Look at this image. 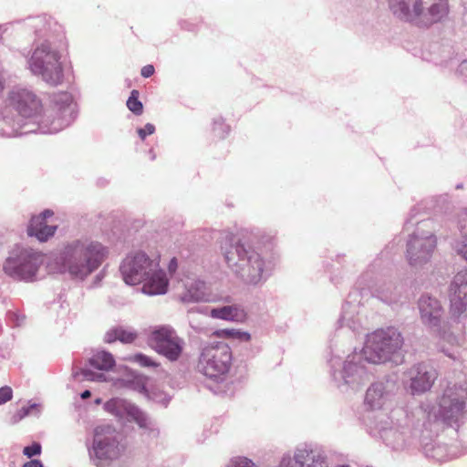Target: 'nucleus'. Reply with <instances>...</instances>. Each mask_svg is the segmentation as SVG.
<instances>
[{"mask_svg": "<svg viewBox=\"0 0 467 467\" xmlns=\"http://www.w3.org/2000/svg\"><path fill=\"white\" fill-rule=\"evenodd\" d=\"M368 427L393 450L417 444L418 431L410 427V420L402 410H392L390 416L383 412L376 413Z\"/></svg>", "mask_w": 467, "mask_h": 467, "instance_id": "423d86ee", "label": "nucleus"}, {"mask_svg": "<svg viewBox=\"0 0 467 467\" xmlns=\"http://www.w3.org/2000/svg\"><path fill=\"white\" fill-rule=\"evenodd\" d=\"M43 263L44 255L41 253L16 246L5 260L3 271L15 280L33 282L36 280Z\"/></svg>", "mask_w": 467, "mask_h": 467, "instance_id": "f8f14e48", "label": "nucleus"}, {"mask_svg": "<svg viewBox=\"0 0 467 467\" xmlns=\"http://www.w3.org/2000/svg\"><path fill=\"white\" fill-rule=\"evenodd\" d=\"M178 267V263H177V260L176 258H172L170 263H169V265H168V270L171 274H173L176 269Z\"/></svg>", "mask_w": 467, "mask_h": 467, "instance_id": "8fccbe9b", "label": "nucleus"}, {"mask_svg": "<svg viewBox=\"0 0 467 467\" xmlns=\"http://www.w3.org/2000/svg\"><path fill=\"white\" fill-rule=\"evenodd\" d=\"M23 24L26 30L34 34L36 37L34 42H43L47 39L54 41L53 34L58 26L51 17L46 15L27 17Z\"/></svg>", "mask_w": 467, "mask_h": 467, "instance_id": "393cba45", "label": "nucleus"}, {"mask_svg": "<svg viewBox=\"0 0 467 467\" xmlns=\"http://www.w3.org/2000/svg\"><path fill=\"white\" fill-rule=\"evenodd\" d=\"M213 130L215 136L223 138L226 134L229 133L230 128L224 123L223 119L220 118L214 119Z\"/></svg>", "mask_w": 467, "mask_h": 467, "instance_id": "c9c22d12", "label": "nucleus"}, {"mask_svg": "<svg viewBox=\"0 0 467 467\" xmlns=\"http://www.w3.org/2000/svg\"><path fill=\"white\" fill-rule=\"evenodd\" d=\"M55 93L50 99V106L42 113V103L38 97L30 89L26 88H15L8 96L9 105L17 112L16 116L23 122L36 121L41 124L51 123L53 120H57L61 117V112L57 111L54 115L48 118L47 115L53 111V99Z\"/></svg>", "mask_w": 467, "mask_h": 467, "instance_id": "1a4fd4ad", "label": "nucleus"}, {"mask_svg": "<svg viewBox=\"0 0 467 467\" xmlns=\"http://www.w3.org/2000/svg\"><path fill=\"white\" fill-rule=\"evenodd\" d=\"M406 375L410 379V389L413 395L429 390L438 377L437 370L427 363L413 365Z\"/></svg>", "mask_w": 467, "mask_h": 467, "instance_id": "5701e85b", "label": "nucleus"}, {"mask_svg": "<svg viewBox=\"0 0 467 467\" xmlns=\"http://www.w3.org/2000/svg\"><path fill=\"white\" fill-rule=\"evenodd\" d=\"M463 5L467 8V0H462Z\"/></svg>", "mask_w": 467, "mask_h": 467, "instance_id": "5fc2aeb1", "label": "nucleus"}, {"mask_svg": "<svg viewBox=\"0 0 467 467\" xmlns=\"http://www.w3.org/2000/svg\"><path fill=\"white\" fill-rule=\"evenodd\" d=\"M420 320L437 336L445 338L446 333L441 330L443 309L441 302L428 294L422 295L418 301Z\"/></svg>", "mask_w": 467, "mask_h": 467, "instance_id": "aec40b11", "label": "nucleus"}, {"mask_svg": "<svg viewBox=\"0 0 467 467\" xmlns=\"http://www.w3.org/2000/svg\"><path fill=\"white\" fill-rule=\"evenodd\" d=\"M109 255V248L90 238H78L64 244L52 256L49 269L83 281L97 271Z\"/></svg>", "mask_w": 467, "mask_h": 467, "instance_id": "f257e3e1", "label": "nucleus"}, {"mask_svg": "<svg viewBox=\"0 0 467 467\" xmlns=\"http://www.w3.org/2000/svg\"><path fill=\"white\" fill-rule=\"evenodd\" d=\"M104 408L119 420L134 421L140 430V434L146 439L153 440L159 437L160 430L157 423L134 403L115 398L107 401Z\"/></svg>", "mask_w": 467, "mask_h": 467, "instance_id": "2eb2a0df", "label": "nucleus"}, {"mask_svg": "<svg viewBox=\"0 0 467 467\" xmlns=\"http://www.w3.org/2000/svg\"><path fill=\"white\" fill-rule=\"evenodd\" d=\"M23 467H44L39 460H31L24 463Z\"/></svg>", "mask_w": 467, "mask_h": 467, "instance_id": "09e8293b", "label": "nucleus"}, {"mask_svg": "<svg viewBox=\"0 0 467 467\" xmlns=\"http://www.w3.org/2000/svg\"><path fill=\"white\" fill-rule=\"evenodd\" d=\"M411 219L406 221V224H409V223L410 222Z\"/></svg>", "mask_w": 467, "mask_h": 467, "instance_id": "4d7b16f0", "label": "nucleus"}, {"mask_svg": "<svg viewBox=\"0 0 467 467\" xmlns=\"http://www.w3.org/2000/svg\"><path fill=\"white\" fill-rule=\"evenodd\" d=\"M57 230L56 225H47L42 215L33 216L27 227V234L36 236L39 241L45 242L53 236Z\"/></svg>", "mask_w": 467, "mask_h": 467, "instance_id": "a878e982", "label": "nucleus"}, {"mask_svg": "<svg viewBox=\"0 0 467 467\" xmlns=\"http://www.w3.org/2000/svg\"><path fill=\"white\" fill-rule=\"evenodd\" d=\"M155 131V127L153 124L151 123H147L144 128H141V129H139L138 130V134H139V137L141 139V140H145L146 136L147 135H151L153 134Z\"/></svg>", "mask_w": 467, "mask_h": 467, "instance_id": "79ce46f5", "label": "nucleus"}, {"mask_svg": "<svg viewBox=\"0 0 467 467\" xmlns=\"http://www.w3.org/2000/svg\"><path fill=\"white\" fill-rule=\"evenodd\" d=\"M339 467H350L349 465H341Z\"/></svg>", "mask_w": 467, "mask_h": 467, "instance_id": "6e6d98bb", "label": "nucleus"}, {"mask_svg": "<svg viewBox=\"0 0 467 467\" xmlns=\"http://www.w3.org/2000/svg\"><path fill=\"white\" fill-rule=\"evenodd\" d=\"M30 415V412L28 411V409L26 407H22L20 410H18L10 420L11 424H16L24 418Z\"/></svg>", "mask_w": 467, "mask_h": 467, "instance_id": "ea45409f", "label": "nucleus"}, {"mask_svg": "<svg viewBox=\"0 0 467 467\" xmlns=\"http://www.w3.org/2000/svg\"><path fill=\"white\" fill-rule=\"evenodd\" d=\"M181 300L184 303H229L230 297L211 292L205 282L195 279L185 285V290L181 296Z\"/></svg>", "mask_w": 467, "mask_h": 467, "instance_id": "b1692460", "label": "nucleus"}, {"mask_svg": "<svg viewBox=\"0 0 467 467\" xmlns=\"http://www.w3.org/2000/svg\"><path fill=\"white\" fill-rule=\"evenodd\" d=\"M451 319L455 323V332L449 336L450 342L459 343V337L464 330L463 320L467 317V268L459 271L451 281L449 286Z\"/></svg>", "mask_w": 467, "mask_h": 467, "instance_id": "dca6fc26", "label": "nucleus"}, {"mask_svg": "<svg viewBox=\"0 0 467 467\" xmlns=\"http://www.w3.org/2000/svg\"><path fill=\"white\" fill-rule=\"evenodd\" d=\"M431 223L430 220H422L407 241L406 258L413 267H420L429 263L436 249V235L426 229Z\"/></svg>", "mask_w": 467, "mask_h": 467, "instance_id": "4468645a", "label": "nucleus"}, {"mask_svg": "<svg viewBox=\"0 0 467 467\" xmlns=\"http://www.w3.org/2000/svg\"><path fill=\"white\" fill-rule=\"evenodd\" d=\"M420 447L424 455L437 462H445L451 458L448 447L445 444L431 441L429 442L420 441Z\"/></svg>", "mask_w": 467, "mask_h": 467, "instance_id": "cd10ccee", "label": "nucleus"}, {"mask_svg": "<svg viewBox=\"0 0 467 467\" xmlns=\"http://www.w3.org/2000/svg\"><path fill=\"white\" fill-rule=\"evenodd\" d=\"M125 451L120 442L119 434L110 426H98L94 430L93 439L88 445V457L96 467H109L119 460Z\"/></svg>", "mask_w": 467, "mask_h": 467, "instance_id": "9d476101", "label": "nucleus"}, {"mask_svg": "<svg viewBox=\"0 0 467 467\" xmlns=\"http://www.w3.org/2000/svg\"><path fill=\"white\" fill-rule=\"evenodd\" d=\"M72 376L78 379L79 377H82V380H89V381H104L106 377L103 373L94 372L88 368H81L77 371L74 370Z\"/></svg>", "mask_w": 467, "mask_h": 467, "instance_id": "473e14b6", "label": "nucleus"}, {"mask_svg": "<svg viewBox=\"0 0 467 467\" xmlns=\"http://www.w3.org/2000/svg\"><path fill=\"white\" fill-rule=\"evenodd\" d=\"M464 390L457 392L452 389L445 390L440 401L439 414L441 420L448 425L459 424L465 414Z\"/></svg>", "mask_w": 467, "mask_h": 467, "instance_id": "6ab92c4d", "label": "nucleus"}, {"mask_svg": "<svg viewBox=\"0 0 467 467\" xmlns=\"http://www.w3.org/2000/svg\"><path fill=\"white\" fill-rule=\"evenodd\" d=\"M26 408L28 409L30 415L39 416L41 413V405L38 403H31Z\"/></svg>", "mask_w": 467, "mask_h": 467, "instance_id": "c03bdc74", "label": "nucleus"}, {"mask_svg": "<svg viewBox=\"0 0 467 467\" xmlns=\"http://www.w3.org/2000/svg\"><path fill=\"white\" fill-rule=\"evenodd\" d=\"M137 337V332L130 327H114L106 332L104 341L110 344L119 340L128 344L133 342Z\"/></svg>", "mask_w": 467, "mask_h": 467, "instance_id": "c85d7f7f", "label": "nucleus"}, {"mask_svg": "<svg viewBox=\"0 0 467 467\" xmlns=\"http://www.w3.org/2000/svg\"><path fill=\"white\" fill-rule=\"evenodd\" d=\"M119 272L124 282L130 285L143 283L142 291L149 296L164 295L169 279L160 268L157 258H150L144 252L128 254L120 264Z\"/></svg>", "mask_w": 467, "mask_h": 467, "instance_id": "20e7f679", "label": "nucleus"}, {"mask_svg": "<svg viewBox=\"0 0 467 467\" xmlns=\"http://www.w3.org/2000/svg\"><path fill=\"white\" fill-rule=\"evenodd\" d=\"M227 467H258L252 460L246 457H236L233 459Z\"/></svg>", "mask_w": 467, "mask_h": 467, "instance_id": "4c0bfd02", "label": "nucleus"}, {"mask_svg": "<svg viewBox=\"0 0 467 467\" xmlns=\"http://www.w3.org/2000/svg\"><path fill=\"white\" fill-rule=\"evenodd\" d=\"M365 361L362 351L348 355L343 363L340 357L332 356L328 360L332 379L338 388H358L369 379L371 374Z\"/></svg>", "mask_w": 467, "mask_h": 467, "instance_id": "9b49d317", "label": "nucleus"}, {"mask_svg": "<svg viewBox=\"0 0 467 467\" xmlns=\"http://www.w3.org/2000/svg\"><path fill=\"white\" fill-rule=\"evenodd\" d=\"M403 343V337L397 328L377 329L367 337L362 348L364 359L371 364L398 362Z\"/></svg>", "mask_w": 467, "mask_h": 467, "instance_id": "6e6552de", "label": "nucleus"}, {"mask_svg": "<svg viewBox=\"0 0 467 467\" xmlns=\"http://www.w3.org/2000/svg\"><path fill=\"white\" fill-rule=\"evenodd\" d=\"M356 315L357 306L352 305L349 302H346L342 306V313L338 319L339 326H346L352 331L358 330L359 327V320Z\"/></svg>", "mask_w": 467, "mask_h": 467, "instance_id": "7c9ffc66", "label": "nucleus"}, {"mask_svg": "<svg viewBox=\"0 0 467 467\" xmlns=\"http://www.w3.org/2000/svg\"><path fill=\"white\" fill-rule=\"evenodd\" d=\"M221 251L227 267L247 285L262 284L271 274L272 263L260 251L232 234H225L222 238Z\"/></svg>", "mask_w": 467, "mask_h": 467, "instance_id": "f03ea898", "label": "nucleus"}, {"mask_svg": "<svg viewBox=\"0 0 467 467\" xmlns=\"http://www.w3.org/2000/svg\"><path fill=\"white\" fill-rule=\"evenodd\" d=\"M24 455L27 458H32L34 456L39 455L41 453V444L38 442H33L29 446H26L23 450Z\"/></svg>", "mask_w": 467, "mask_h": 467, "instance_id": "58836bf2", "label": "nucleus"}, {"mask_svg": "<svg viewBox=\"0 0 467 467\" xmlns=\"http://www.w3.org/2000/svg\"><path fill=\"white\" fill-rule=\"evenodd\" d=\"M277 467H329L327 452L312 443H300L284 453Z\"/></svg>", "mask_w": 467, "mask_h": 467, "instance_id": "f3484780", "label": "nucleus"}, {"mask_svg": "<svg viewBox=\"0 0 467 467\" xmlns=\"http://www.w3.org/2000/svg\"><path fill=\"white\" fill-rule=\"evenodd\" d=\"M89 364L99 370H109L115 366V359L109 352L100 350L89 358Z\"/></svg>", "mask_w": 467, "mask_h": 467, "instance_id": "2f4dec72", "label": "nucleus"}, {"mask_svg": "<svg viewBox=\"0 0 467 467\" xmlns=\"http://www.w3.org/2000/svg\"><path fill=\"white\" fill-rule=\"evenodd\" d=\"M396 389V381L390 378L377 380L367 389L364 405L371 410H381L391 400Z\"/></svg>", "mask_w": 467, "mask_h": 467, "instance_id": "412c9836", "label": "nucleus"}, {"mask_svg": "<svg viewBox=\"0 0 467 467\" xmlns=\"http://www.w3.org/2000/svg\"><path fill=\"white\" fill-rule=\"evenodd\" d=\"M141 76L150 78L154 74V67L152 65H146L141 68Z\"/></svg>", "mask_w": 467, "mask_h": 467, "instance_id": "49530a36", "label": "nucleus"}, {"mask_svg": "<svg viewBox=\"0 0 467 467\" xmlns=\"http://www.w3.org/2000/svg\"><path fill=\"white\" fill-rule=\"evenodd\" d=\"M53 111L47 116L50 118L55 112L60 111L61 117L51 123L44 124L36 121L23 122L8 109L0 111V136L16 137L37 132L52 134L64 130L74 121L77 115L73 98L69 93L57 94L53 99Z\"/></svg>", "mask_w": 467, "mask_h": 467, "instance_id": "7ed1b4c3", "label": "nucleus"}, {"mask_svg": "<svg viewBox=\"0 0 467 467\" xmlns=\"http://www.w3.org/2000/svg\"><path fill=\"white\" fill-rule=\"evenodd\" d=\"M39 215H42L45 220L48 217H51L53 215V212L50 210H45L43 213H41Z\"/></svg>", "mask_w": 467, "mask_h": 467, "instance_id": "3c124183", "label": "nucleus"}, {"mask_svg": "<svg viewBox=\"0 0 467 467\" xmlns=\"http://www.w3.org/2000/svg\"><path fill=\"white\" fill-rule=\"evenodd\" d=\"M371 295L389 306L402 305L408 300L406 286L393 281H377L369 287Z\"/></svg>", "mask_w": 467, "mask_h": 467, "instance_id": "4be33fe9", "label": "nucleus"}, {"mask_svg": "<svg viewBox=\"0 0 467 467\" xmlns=\"http://www.w3.org/2000/svg\"><path fill=\"white\" fill-rule=\"evenodd\" d=\"M132 360L137 362L138 364H140L142 367H147V368L158 367V364L152 358H150V357H148L144 354H141V353L134 355L132 358Z\"/></svg>", "mask_w": 467, "mask_h": 467, "instance_id": "e433bc0d", "label": "nucleus"}, {"mask_svg": "<svg viewBox=\"0 0 467 467\" xmlns=\"http://www.w3.org/2000/svg\"><path fill=\"white\" fill-rule=\"evenodd\" d=\"M232 360V350L227 344L211 343L202 348L197 370L209 379L222 380L229 372Z\"/></svg>", "mask_w": 467, "mask_h": 467, "instance_id": "ddd939ff", "label": "nucleus"}, {"mask_svg": "<svg viewBox=\"0 0 467 467\" xmlns=\"http://www.w3.org/2000/svg\"><path fill=\"white\" fill-rule=\"evenodd\" d=\"M91 396V392L89 390H85L80 394L82 400H86Z\"/></svg>", "mask_w": 467, "mask_h": 467, "instance_id": "603ef678", "label": "nucleus"}, {"mask_svg": "<svg viewBox=\"0 0 467 467\" xmlns=\"http://www.w3.org/2000/svg\"><path fill=\"white\" fill-rule=\"evenodd\" d=\"M210 317L216 319L242 323L246 319V313L240 306L233 305L211 309Z\"/></svg>", "mask_w": 467, "mask_h": 467, "instance_id": "bb28decb", "label": "nucleus"}, {"mask_svg": "<svg viewBox=\"0 0 467 467\" xmlns=\"http://www.w3.org/2000/svg\"><path fill=\"white\" fill-rule=\"evenodd\" d=\"M450 54H451V48L449 47H443L441 57L440 59L435 58L434 59L435 63L441 64V65H443V64L447 65L448 64L447 58Z\"/></svg>", "mask_w": 467, "mask_h": 467, "instance_id": "37998d69", "label": "nucleus"}, {"mask_svg": "<svg viewBox=\"0 0 467 467\" xmlns=\"http://www.w3.org/2000/svg\"><path fill=\"white\" fill-rule=\"evenodd\" d=\"M149 341L151 348L170 361H176L181 357L184 340L180 337L171 326H160L155 327Z\"/></svg>", "mask_w": 467, "mask_h": 467, "instance_id": "a211bd4d", "label": "nucleus"}, {"mask_svg": "<svg viewBox=\"0 0 467 467\" xmlns=\"http://www.w3.org/2000/svg\"><path fill=\"white\" fill-rule=\"evenodd\" d=\"M150 159L151 160H154L155 159V155L154 153L152 152V150L150 151Z\"/></svg>", "mask_w": 467, "mask_h": 467, "instance_id": "864d4df0", "label": "nucleus"}, {"mask_svg": "<svg viewBox=\"0 0 467 467\" xmlns=\"http://www.w3.org/2000/svg\"><path fill=\"white\" fill-rule=\"evenodd\" d=\"M13 397V391L10 387L5 386L0 388V405L9 401Z\"/></svg>", "mask_w": 467, "mask_h": 467, "instance_id": "a19ab883", "label": "nucleus"}, {"mask_svg": "<svg viewBox=\"0 0 467 467\" xmlns=\"http://www.w3.org/2000/svg\"><path fill=\"white\" fill-rule=\"evenodd\" d=\"M218 337L240 338L244 341L250 339V334L236 329H221L215 332Z\"/></svg>", "mask_w": 467, "mask_h": 467, "instance_id": "f704fd0d", "label": "nucleus"}, {"mask_svg": "<svg viewBox=\"0 0 467 467\" xmlns=\"http://www.w3.org/2000/svg\"><path fill=\"white\" fill-rule=\"evenodd\" d=\"M8 318L12 320L16 326H20L24 322V317H21L14 312L8 313Z\"/></svg>", "mask_w": 467, "mask_h": 467, "instance_id": "a18cd8bd", "label": "nucleus"}, {"mask_svg": "<svg viewBox=\"0 0 467 467\" xmlns=\"http://www.w3.org/2000/svg\"><path fill=\"white\" fill-rule=\"evenodd\" d=\"M459 230L461 238L452 244V249L467 262V211L461 213L459 218Z\"/></svg>", "mask_w": 467, "mask_h": 467, "instance_id": "c756f323", "label": "nucleus"}, {"mask_svg": "<svg viewBox=\"0 0 467 467\" xmlns=\"http://www.w3.org/2000/svg\"><path fill=\"white\" fill-rule=\"evenodd\" d=\"M139 91L136 89H133L130 92V96L129 97L127 100V107L128 109L133 112L135 115H140L143 110L142 103L139 100Z\"/></svg>", "mask_w": 467, "mask_h": 467, "instance_id": "72a5a7b5", "label": "nucleus"}, {"mask_svg": "<svg viewBox=\"0 0 467 467\" xmlns=\"http://www.w3.org/2000/svg\"><path fill=\"white\" fill-rule=\"evenodd\" d=\"M26 68L36 78L51 87L64 81L61 53L54 41L48 39L33 43L32 50L25 55Z\"/></svg>", "mask_w": 467, "mask_h": 467, "instance_id": "0eeeda50", "label": "nucleus"}, {"mask_svg": "<svg viewBox=\"0 0 467 467\" xmlns=\"http://www.w3.org/2000/svg\"><path fill=\"white\" fill-rule=\"evenodd\" d=\"M458 72L460 75L467 78V59L463 60L458 67Z\"/></svg>", "mask_w": 467, "mask_h": 467, "instance_id": "de8ad7c7", "label": "nucleus"}, {"mask_svg": "<svg viewBox=\"0 0 467 467\" xmlns=\"http://www.w3.org/2000/svg\"><path fill=\"white\" fill-rule=\"evenodd\" d=\"M389 6L399 19L425 28L445 21L450 13L449 0H389Z\"/></svg>", "mask_w": 467, "mask_h": 467, "instance_id": "39448f33", "label": "nucleus"}]
</instances>
